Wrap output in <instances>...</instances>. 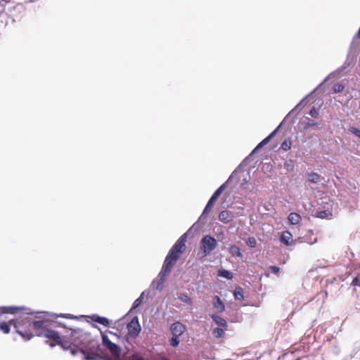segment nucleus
I'll return each mask as SVG.
<instances>
[{
  "mask_svg": "<svg viewBox=\"0 0 360 360\" xmlns=\"http://www.w3.org/2000/svg\"><path fill=\"white\" fill-rule=\"evenodd\" d=\"M72 336L75 346L81 347L84 360H108L98 354L100 345L98 341L90 339L89 333L78 329L72 331Z\"/></svg>",
  "mask_w": 360,
  "mask_h": 360,
  "instance_id": "nucleus-1",
  "label": "nucleus"
},
{
  "mask_svg": "<svg viewBox=\"0 0 360 360\" xmlns=\"http://www.w3.org/2000/svg\"><path fill=\"white\" fill-rule=\"evenodd\" d=\"M175 262L169 260V258H165L162 269L158 277L154 279L150 285V287L153 289L161 290L162 289L163 284L171 272V270Z\"/></svg>",
  "mask_w": 360,
  "mask_h": 360,
  "instance_id": "nucleus-2",
  "label": "nucleus"
},
{
  "mask_svg": "<svg viewBox=\"0 0 360 360\" xmlns=\"http://www.w3.org/2000/svg\"><path fill=\"white\" fill-rule=\"evenodd\" d=\"M200 244L204 255H207L216 248L217 242L214 237L206 235L202 238Z\"/></svg>",
  "mask_w": 360,
  "mask_h": 360,
  "instance_id": "nucleus-3",
  "label": "nucleus"
},
{
  "mask_svg": "<svg viewBox=\"0 0 360 360\" xmlns=\"http://www.w3.org/2000/svg\"><path fill=\"white\" fill-rule=\"evenodd\" d=\"M185 247V243H182L181 240H177L175 244L170 249L168 252L166 258H169V260L172 262H176V261L181 257V253L183 252L184 248Z\"/></svg>",
  "mask_w": 360,
  "mask_h": 360,
  "instance_id": "nucleus-4",
  "label": "nucleus"
},
{
  "mask_svg": "<svg viewBox=\"0 0 360 360\" xmlns=\"http://www.w3.org/2000/svg\"><path fill=\"white\" fill-rule=\"evenodd\" d=\"M185 247V243H182L181 240H177L175 244L170 249L168 252L166 258H169V260L172 262H176V261L181 257V253L183 252L184 248Z\"/></svg>",
  "mask_w": 360,
  "mask_h": 360,
  "instance_id": "nucleus-5",
  "label": "nucleus"
},
{
  "mask_svg": "<svg viewBox=\"0 0 360 360\" xmlns=\"http://www.w3.org/2000/svg\"><path fill=\"white\" fill-rule=\"evenodd\" d=\"M127 328L128 330V335L131 338H136L141 332V328L137 316L134 317L131 321L127 324Z\"/></svg>",
  "mask_w": 360,
  "mask_h": 360,
  "instance_id": "nucleus-6",
  "label": "nucleus"
},
{
  "mask_svg": "<svg viewBox=\"0 0 360 360\" xmlns=\"http://www.w3.org/2000/svg\"><path fill=\"white\" fill-rule=\"evenodd\" d=\"M101 337L103 345L110 350L113 356H119L120 354V347L111 342L105 334L102 333Z\"/></svg>",
  "mask_w": 360,
  "mask_h": 360,
  "instance_id": "nucleus-7",
  "label": "nucleus"
},
{
  "mask_svg": "<svg viewBox=\"0 0 360 360\" xmlns=\"http://www.w3.org/2000/svg\"><path fill=\"white\" fill-rule=\"evenodd\" d=\"M281 126V124H280L268 136H266L265 139H264L255 148L254 150L249 154V155L247 158H252V155L256 153L259 150L262 148L264 146L268 144L269 141L275 136L277 131H278V129Z\"/></svg>",
  "mask_w": 360,
  "mask_h": 360,
  "instance_id": "nucleus-8",
  "label": "nucleus"
},
{
  "mask_svg": "<svg viewBox=\"0 0 360 360\" xmlns=\"http://www.w3.org/2000/svg\"><path fill=\"white\" fill-rule=\"evenodd\" d=\"M170 330L173 335L181 336L185 332L186 326L179 321H176L171 325Z\"/></svg>",
  "mask_w": 360,
  "mask_h": 360,
  "instance_id": "nucleus-9",
  "label": "nucleus"
},
{
  "mask_svg": "<svg viewBox=\"0 0 360 360\" xmlns=\"http://www.w3.org/2000/svg\"><path fill=\"white\" fill-rule=\"evenodd\" d=\"M236 173V170L233 172V173L231 174V176L229 177V179L226 180L225 183L221 184L212 194V197L217 199L219 196L222 193V192L225 190V188L227 187L228 184L232 181L233 179L234 178V176Z\"/></svg>",
  "mask_w": 360,
  "mask_h": 360,
  "instance_id": "nucleus-10",
  "label": "nucleus"
},
{
  "mask_svg": "<svg viewBox=\"0 0 360 360\" xmlns=\"http://www.w3.org/2000/svg\"><path fill=\"white\" fill-rule=\"evenodd\" d=\"M37 335L44 336L48 339L56 341V342L60 338L58 332L49 329L45 330L44 333H38Z\"/></svg>",
  "mask_w": 360,
  "mask_h": 360,
  "instance_id": "nucleus-11",
  "label": "nucleus"
},
{
  "mask_svg": "<svg viewBox=\"0 0 360 360\" xmlns=\"http://www.w3.org/2000/svg\"><path fill=\"white\" fill-rule=\"evenodd\" d=\"M212 305L217 313H221L225 310V306L219 296L215 295L213 297Z\"/></svg>",
  "mask_w": 360,
  "mask_h": 360,
  "instance_id": "nucleus-12",
  "label": "nucleus"
},
{
  "mask_svg": "<svg viewBox=\"0 0 360 360\" xmlns=\"http://www.w3.org/2000/svg\"><path fill=\"white\" fill-rule=\"evenodd\" d=\"M350 65V62L349 61V59L347 58V60L345 61V63H344V65L337 69L335 71L331 72L325 79V81H327L328 79H332V78H335V77H338L340 74L344 70H345L349 65Z\"/></svg>",
  "mask_w": 360,
  "mask_h": 360,
  "instance_id": "nucleus-13",
  "label": "nucleus"
},
{
  "mask_svg": "<svg viewBox=\"0 0 360 360\" xmlns=\"http://www.w3.org/2000/svg\"><path fill=\"white\" fill-rule=\"evenodd\" d=\"M280 241L285 245H290L292 243V236L288 231H285L282 233L280 237Z\"/></svg>",
  "mask_w": 360,
  "mask_h": 360,
  "instance_id": "nucleus-14",
  "label": "nucleus"
},
{
  "mask_svg": "<svg viewBox=\"0 0 360 360\" xmlns=\"http://www.w3.org/2000/svg\"><path fill=\"white\" fill-rule=\"evenodd\" d=\"M233 215L228 210L221 211L219 214V219L223 223H229L232 220Z\"/></svg>",
  "mask_w": 360,
  "mask_h": 360,
  "instance_id": "nucleus-15",
  "label": "nucleus"
},
{
  "mask_svg": "<svg viewBox=\"0 0 360 360\" xmlns=\"http://www.w3.org/2000/svg\"><path fill=\"white\" fill-rule=\"evenodd\" d=\"M26 309L24 307H0V314H15L18 310H25Z\"/></svg>",
  "mask_w": 360,
  "mask_h": 360,
  "instance_id": "nucleus-16",
  "label": "nucleus"
},
{
  "mask_svg": "<svg viewBox=\"0 0 360 360\" xmlns=\"http://www.w3.org/2000/svg\"><path fill=\"white\" fill-rule=\"evenodd\" d=\"M211 317L212 320L216 323V324H217L219 326L224 328V329L227 328L228 325L226 321L224 319L215 314L212 315Z\"/></svg>",
  "mask_w": 360,
  "mask_h": 360,
  "instance_id": "nucleus-17",
  "label": "nucleus"
},
{
  "mask_svg": "<svg viewBox=\"0 0 360 360\" xmlns=\"http://www.w3.org/2000/svg\"><path fill=\"white\" fill-rule=\"evenodd\" d=\"M72 330H72L71 331H72ZM70 336H71V342L63 340L60 338L59 340L57 342V345H60L65 350H68V349H70V345H75L74 344V339L72 336V332H70Z\"/></svg>",
  "mask_w": 360,
  "mask_h": 360,
  "instance_id": "nucleus-18",
  "label": "nucleus"
},
{
  "mask_svg": "<svg viewBox=\"0 0 360 360\" xmlns=\"http://www.w3.org/2000/svg\"><path fill=\"white\" fill-rule=\"evenodd\" d=\"M288 219L289 221V222L292 224V225H297L300 223V220H301V217L299 214L297 213H295V212H291L290 213V214L288 215Z\"/></svg>",
  "mask_w": 360,
  "mask_h": 360,
  "instance_id": "nucleus-19",
  "label": "nucleus"
},
{
  "mask_svg": "<svg viewBox=\"0 0 360 360\" xmlns=\"http://www.w3.org/2000/svg\"><path fill=\"white\" fill-rule=\"evenodd\" d=\"M93 321L100 323L104 326H108L109 320L105 317H102L98 315H93L91 317Z\"/></svg>",
  "mask_w": 360,
  "mask_h": 360,
  "instance_id": "nucleus-20",
  "label": "nucleus"
},
{
  "mask_svg": "<svg viewBox=\"0 0 360 360\" xmlns=\"http://www.w3.org/2000/svg\"><path fill=\"white\" fill-rule=\"evenodd\" d=\"M10 13L11 15L17 17V14L15 13V12H18L19 13H21L24 11V6L22 4H18L13 6L12 8H8Z\"/></svg>",
  "mask_w": 360,
  "mask_h": 360,
  "instance_id": "nucleus-21",
  "label": "nucleus"
},
{
  "mask_svg": "<svg viewBox=\"0 0 360 360\" xmlns=\"http://www.w3.org/2000/svg\"><path fill=\"white\" fill-rule=\"evenodd\" d=\"M229 252L233 257H237L239 258L243 257V254L241 253L240 248L237 245H231L229 249Z\"/></svg>",
  "mask_w": 360,
  "mask_h": 360,
  "instance_id": "nucleus-22",
  "label": "nucleus"
},
{
  "mask_svg": "<svg viewBox=\"0 0 360 360\" xmlns=\"http://www.w3.org/2000/svg\"><path fill=\"white\" fill-rule=\"evenodd\" d=\"M218 276L222 278H225L228 280H231L233 278V274L226 269H220L218 271Z\"/></svg>",
  "mask_w": 360,
  "mask_h": 360,
  "instance_id": "nucleus-23",
  "label": "nucleus"
},
{
  "mask_svg": "<svg viewBox=\"0 0 360 360\" xmlns=\"http://www.w3.org/2000/svg\"><path fill=\"white\" fill-rule=\"evenodd\" d=\"M216 198H214V197L211 196V198H210L209 201L207 202L201 216L199 218V220H201L202 219V218L204 217V216L205 215V214L207 213V212L208 211L209 208L213 205V203L216 201Z\"/></svg>",
  "mask_w": 360,
  "mask_h": 360,
  "instance_id": "nucleus-24",
  "label": "nucleus"
},
{
  "mask_svg": "<svg viewBox=\"0 0 360 360\" xmlns=\"http://www.w3.org/2000/svg\"><path fill=\"white\" fill-rule=\"evenodd\" d=\"M233 295L236 300H243L244 298L243 288L241 287H236L234 290Z\"/></svg>",
  "mask_w": 360,
  "mask_h": 360,
  "instance_id": "nucleus-25",
  "label": "nucleus"
},
{
  "mask_svg": "<svg viewBox=\"0 0 360 360\" xmlns=\"http://www.w3.org/2000/svg\"><path fill=\"white\" fill-rule=\"evenodd\" d=\"M32 326L35 330L44 328L46 326V322L44 320L34 321L32 322Z\"/></svg>",
  "mask_w": 360,
  "mask_h": 360,
  "instance_id": "nucleus-26",
  "label": "nucleus"
},
{
  "mask_svg": "<svg viewBox=\"0 0 360 360\" xmlns=\"http://www.w3.org/2000/svg\"><path fill=\"white\" fill-rule=\"evenodd\" d=\"M223 328H216L213 329L212 334L214 335V336L217 338L224 337V330Z\"/></svg>",
  "mask_w": 360,
  "mask_h": 360,
  "instance_id": "nucleus-27",
  "label": "nucleus"
},
{
  "mask_svg": "<svg viewBox=\"0 0 360 360\" xmlns=\"http://www.w3.org/2000/svg\"><path fill=\"white\" fill-rule=\"evenodd\" d=\"M308 179L311 182L317 183L320 180V176L314 172L309 173L308 175Z\"/></svg>",
  "mask_w": 360,
  "mask_h": 360,
  "instance_id": "nucleus-28",
  "label": "nucleus"
},
{
  "mask_svg": "<svg viewBox=\"0 0 360 360\" xmlns=\"http://www.w3.org/2000/svg\"><path fill=\"white\" fill-rule=\"evenodd\" d=\"M17 333L22 336L25 340H30L33 337V335L30 333L22 332L20 330H17Z\"/></svg>",
  "mask_w": 360,
  "mask_h": 360,
  "instance_id": "nucleus-29",
  "label": "nucleus"
},
{
  "mask_svg": "<svg viewBox=\"0 0 360 360\" xmlns=\"http://www.w3.org/2000/svg\"><path fill=\"white\" fill-rule=\"evenodd\" d=\"M281 148L285 151L288 150L291 148V141L289 139L284 140L281 145Z\"/></svg>",
  "mask_w": 360,
  "mask_h": 360,
  "instance_id": "nucleus-30",
  "label": "nucleus"
},
{
  "mask_svg": "<svg viewBox=\"0 0 360 360\" xmlns=\"http://www.w3.org/2000/svg\"><path fill=\"white\" fill-rule=\"evenodd\" d=\"M307 98V96L304 98L302 100L300 101V102L290 111V113H292L295 111H300L304 105L305 99Z\"/></svg>",
  "mask_w": 360,
  "mask_h": 360,
  "instance_id": "nucleus-31",
  "label": "nucleus"
},
{
  "mask_svg": "<svg viewBox=\"0 0 360 360\" xmlns=\"http://www.w3.org/2000/svg\"><path fill=\"white\" fill-rule=\"evenodd\" d=\"M179 336H175V335H172V337L169 340L170 345L172 347H176L179 345Z\"/></svg>",
  "mask_w": 360,
  "mask_h": 360,
  "instance_id": "nucleus-32",
  "label": "nucleus"
},
{
  "mask_svg": "<svg viewBox=\"0 0 360 360\" xmlns=\"http://www.w3.org/2000/svg\"><path fill=\"white\" fill-rule=\"evenodd\" d=\"M0 330L4 333L8 334L10 332V328L7 323L2 322L0 323Z\"/></svg>",
  "mask_w": 360,
  "mask_h": 360,
  "instance_id": "nucleus-33",
  "label": "nucleus"
},
{
  "mask_svg": "<svg viewBox=\"0 0 360 360\" xmlns=\"http://www.w3.org/2000/svg\"><path fill=\"white\" fill-rule=\"evenodd\" d=\"M246 243L250 248H255L257 245V240L254 237H249L246 240Z\"/></svg>",
  "mask_w": 360,
  "mask_h": 360,
  "instance_id": "nucleus-34",
  "label": "nucleus"
},
{
  "mask_svg": "<svg viewBox=\"0 0 360 360\" xmlns=\"http://www.w3.org/2000/svg\"><path fill=\"white\" fill-rule=\"evenodd\" d=\"M344 85L340 83H337L333 86V91L334 93H340L344 90Z\"/></svg>",
  "mask_w": 360,
  "mask_h": 360,
  "instance_id": "nucleus-35",
  "label": "nucleus"
},
{
  "mask_svg": "<svg viewBox=\"0 0 360 360\" xmlns=\"http://www.w3.org/2000/svg\"><path fill=\"white\" fill-rule=\"evenodd\" d=\"M349 131L351 132L352 134H354L355 136L360 139V129H359L354 127H351L349 129Z\"/></svg>",
  "mask_w": 360,
  "mask_h": 360,
  "instance_id": "nucleus-36",
  "label": "nucleus"
},
{
  "mask_svg": "<svg viewBox=\"0 0 360 360\" xmlns=\"http://www.w3.org/2000/svg\"><path fill=\"white\" fill-rule=\"evenodd\" d=\"M143 292H142L141 296L134 302L132 309H136L141 304L142 299H143Z\"/></svg>",
  "mask_w": 360,
  "mask_h": 360,
  "instance_id": "nucleus-37",
  "label": "nucleus"
},
{
  "mask_svg": "<svg viewBox=\"0 0 360 360\" xmlns=\"http://www.w3.org/2000/svg\"><path fill=\"white\" fill-rule=\"evenodd\" d=\"M179 299L185 303H188V304L191 303V300L190 297L186 294H181L179 296Z\"/></svg>",
  "mask_w": 360,
  "mask_h": 360,
  "instance_id": "nucleus-38",
  "label": "nucleus"
},
{
  "mask_svg": "<svg viewBox=\"0 0 360 360\" xmlns=\"http://www.w3.org/2000/svg\"><path fill=\"white\" fill-rule=\"evenodd\" d=\"M309 115L312 117H317L318 116V112L317 110L315 109V108H313L312 109L310 110L309 111Z\"/></svg>",
  "mask_w": 360,
  "mask_h": 360,
  "instance_id": "nucleus-39",
  "label": "nucleus"
},
{
  "mask_svg": "<svg viewBox=\"0 0 360 360\" xmlns=\"http://www.w3.org/2000/svg\"><path fill=\"white\" fill-rule=\"evenodd\" d=\"M285 166L286 167L288 170H290L292 168V161L291 159L289 160V161L286 162L285 163Z\"/></svg>",
  "mask_w": 360,
  "mask_h": 360,
  "instance_id": "nucleus-40",
  "label": "nucleus"
},
{
  "mask_svg": "<svg viewBox=\"0 0 360 360\" xmlns=\"http://www.w3.org/2000/svg\"><path fill=\"white\" fill-rule=\"evenodd\" d=\"M270 269L271 271L275 274H278L279 271V268L276 266H271Z\"/></svg>",
  "mask_w": 360,
  "mask_h": 360,
  "instance_id": "nucleus-41",
  "label": "nucleus"
},
{
  "mask_svg": "<svg viewBox=\"0 0 360 360\" xmlns=\"http://www.w3.org/2000/svg\"><path fill=\"white\" fill-rule=\"evenodd\" d=\"M316 124V122H315L313 120H310V119H309L307 122V127H312V126H315Z\"/></svg>",
  "mask_w": 360,
  "mask_h": 360,
  "instance_id": "nucleus-42",
  "label": "nucleus"
},
{
  "mask_svg": "<svg viewBox=\"0 0 360 360\" xmlns=\"http://www.w3.org/2000/svg\"><path fill=\"white\" fill-rule=\"evenodd\" d=\"M352 284L356 286H360V280L358 278H354L352 281Z\"/></svg>",
  "mask_w": 360,
  "mask_h": 360,
  "instance_id": "nucleus-43",
  "label": "nucleus"
},
{
  "mask_svg": "<svg viewBox=\"0 0 360 360\" xmlns=\"http://www.w3.org/2000/svg\"><path fill=\"white\" fill-rule=\"evenodd\" d=\"M131 360H144V359L138 354H134L132 356Z\"/></svg>",
  "mask_w": 360,
  "mask_h": 360,
  "instance_id": "nucleus-44",
  "label": "nucleus"
},
{
  "mask_svg": "<svg viewBox=\"0 0 360 360\" xmlns=\"http://www.w3.org/2000/svg\"><path fill=\"white\" fill-rule=\"evenodd\" d=\"M52 316H56V317H63V318H68L69 317V314H53Z\"/></svg>",
  "mask_w": 360,
  "mask_h": 360,
  "instance_id": "nucleus-45",
  "label": "nucleus"
},
{
  "mask_svg": "<svg viewBox=\"0 0 360 360\" xmlns=\"http://www.w3.org/2000/svg\"><path fill=\"white\" fill-rule=\"evenodd\" d=\"M186 234L184 233V235H182L179 239L178 240H181V243H186Z\"/></svg>",
  "mask_w": 360,
  "mask_h": 360,
  "instance_id": "nucleus-46",
  "label": "nucleus"
},
{
  "mask_svg": "<svg viewBox=\"0 0 360 360\" xmlns=\"http://www.w3.org/2000/svg\"><path fill=\"white\" fill-rule=\"evenodd\" d=\"M9 323H10L11 325H13V326H14V327H15V328H18V326H17V323H16L15 321H14V320H11V321H9Z\"/></svg>",
  "mask_w": 360,
  "mask_h": 360,
  "instance_id": "nucleus-47",
  "label": "nucleus"
},
{
  "mask_svg": "<svg viewBox=\"0 0 360 360\" xmlns=\"http://www.w3.org/2000/svg\"><path fill=\"white\" fill-rule=\"evenodd\" d=\"M325 214H326V212H321L319 213V217L322 218V217H323V215H324Z\"/></svg>",
  "mask_w": 360,
  "mask_h": 360,
  "instance_id": "nucleus-48",
  "label": "nucleus"
},
{
  "mask_svg": "<svg viewBox=\"0 0 360 360\" xmlns=\"http://www.w3.org/2000/svg\"><path fill=\"white\" fill-rule=\"evenodd\" d=\"M71 353L72 354V355H75L77 353V351L75 350L74 349H71Z\"/></svg>",
  "mask_w": 360,
  "mask_h": 360,
  "instance_id": "nucleus-49",
  "label": "nucleus"
},
{
  "mask_svg": "<svg viewBox=\"0 0 360 360\" xmlns=\"http://www.w3.org/2000/svg\"><path fill=\"white\" fill-rule=\"evenodd\" d=\"M316 240H316V239H314V242H312L311 244H314V243H315L316 242Z\"/></svg>",
  "mask_w": 360,
  "mask_h": 360,
  "instance_id": "nucleus-50",
  "label": "nucleus"
},
{
  "mask_svg": "<svg viewBox=\"0 0 360 360\" xmlns=\"http://www.w3.org/2000/svg\"><path fill=\"white\" fill-rule=\"evenodd\" d=\"M50 346H51V347H54V345H53V344H51V345H50Z\"/></svg>",
  "mask_w": 360,
  "mask_h": 360,
  "instance_id": "nucleus-51",
  "label": "nucleus"
}]
</instances>
